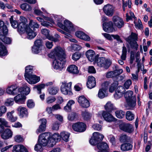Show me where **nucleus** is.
<instances>
[{
    "label": "nucleus",
    "instance_id": "obj_46",
    "mask_svg": "<svg viewBox=\"0 0 152 152\" xmlns=\"http://www.w3.org/2000/svg\"><path fill=\"white\" fill-rule=\"evenodd\" d=\"M46 126L45 124H41L38 128L37 129L36 132L38 134L41 132L45 131L46 130Z\"/></svg>",
    "mask_w": 152,
    "mask_h": 152
},
{
    "label": "nucleus",
    "instance_id": "obj_5",
    "mask_svg": "<svg viewBox=\"0 0 152 152\" xmlns=\"http://www.w3.org/2000/svg\"><path fill=\"white\" fill-rule=\"evenodd\" d=\"M50 137V133L49 132L42 134L39 136L38 142L43 146H46L47 145L48 146L49 140Z\"/></svg>",
    "mask_w": 152,
    "mask_h": 152
},
{
    "label": "nucleus",
    "instance_id": "obj_37",
    "mask_svg": "<svg viewBox=\"0 0 152 152\" xmlns=\"http://www.w3.org/2000/svg\"><path fill=\"white\" fill-rule=\"evenodd\" d=\"M28 27L33 28L34 30H35V28H38L39 27V25L36 22L32 20H31L29 23V25L28 26Z\"/></svg>",
    "mask_w": 152,
    "mask_h": 152
},
{
    "label": "nucleus",
    "instance_id": "obj_56",
    "mask_svg": "<svg viewBox=\"0 0 152 152\" xmlns=\"http://www.w3.org/2000/svg\"><path fill=\"white\" fill-rule=\"evenodd\" d=\"M0 28L3 30L4 32H8L7 26L3 21L1 20H0Z\"/></svg>",
    "mask_w": 152,
    "mask_h": 152
},
{
    "label": "nucleus",
    "instance_id": "obj_21",
    "mask_svg": "<svg viewBox=\"0 0 152 152\" xmlns=\"http://www.w3.org/2000/svg\"><path fill=\"white\" fill-rule=\"evenodd\" d=\"M97 148L101 152H108L107 149L109 148L107 144L105 142H102L99 143L97 145Z\"/></svg>",
    "mask_w": 152,
    "mask_h": 152
},
{
    "label": "nucleus",
    "instance_id": "obj_8",
    "mask_svg": "<svg viewBox=\"0 0 152 152\" xmlns=\"http://www.w3.org/2000/svg\"><path fill=\"white\" fill-rule=\"evenodd\" d=\"M103 11L106 15L108 16H112L114 13V8L112 5L108 4L104 6Z\"/></svg>",
    "mask_w": 152,
    "mask_h": 152
},
{
    "label": "nucleus",
    "instance_id": "obj_50",
    "mask_svg": "<svg viewBox=\"0 0 152 152\" xmlns=\"http://www.w3.org/2000/svg\"><path fill=\"white\" fill-rule=\"evenodd\" d=\"M10 20L11 25L12 27L15 28L18 27V22L16 21L13 20L12 16H11Z\"/></svg>",
    "mask_w": 152,
    "mask_h": 152
},
{
    "label": "nucleus",
    "instance_id": "obj_12",
    "mask_svg": "<svg viewBox=\"0 0 152 152\" xmlns=\"http://www.w3.org/2000/svg\"><path fill=\"white\" fill-rule=\"evenodd\" d=\"M25 78L27 81L31 84H35L39 82L40 80L39 77L33 74L28 76L27 78Z\"/></svg>",
    "mask_w": 152,
    "mask_h": 152
},
{
    "label": "nucleus",
    "instance_id": "obj_64",
    "mask_svg": "<svg viewBox=\"0 0 152 152\" xmlns=\"http://www.w3.org/2000/svg\"><path fill=\"white\" fill-rule=\"evenodd\" d=\"M132 82L131 80L129 79L127 80L124 84V86L125 88L127 89H128L130 86L132 84Z\"/></svg>",
    "mask_w": 152,
    "mask_h": 152
},
{
    "label": "nucleus",
    "instance_id": "obj_11",
    "mask_svg": "<svg viewBox=\"0 0 152 152\" xmlns=\"http://www.w3.org/2000/svg\"><path fill=\"white\" fill-rule=\"evenodd\" d=\"M23 94L24 93L20 91L17 94V95L14 97V100L16 103L19 104H22L24 103L26 97Z\"/></svg>",
    "mask_w": 152,
    "mask_h": 152
},
{
    "label": "nucleus",
    "instance_id": "obj_23",
    "mask_svg": "<svg viewBox=\"0 0 152 152\" xmlns=\"http://www.w3.org/2000/svg\"><path fill=\"white\" fill-rule=\"evenodd\" d=\"M17 110L19 113V115L21 117H27L28 112L27 109L25 107L20 106L17 109Z\"/></svg>",
    "mask_w": 152,
    "mask_h": 152
},
{
    "label": "nucleus",
    "instance_id": "obj_52",
    "mask_svg": "<svg viewBox=\"0 0 152 152\" xmlns=\"http://www.w3.org/2000/svg\"><path fill=\"white\" fill-rule=\"evenodd\" d=\"M20 88H22L21 92L23 93L26 95H27L30 92V89L29 87L27 86H25L23 87Z\"/></svg>",
    "mask_w": 152,
    "mask_h": 152
},
{
    "label": "nucleus",
    "instance_id": "obj_22",
    "mask_svg": "<svg viewBox=\"0 0 152 152\" xmlns=\"http://www.w3.org/2000/svg\"><path fill=\"white\" fill-rule=\"evenodd\" d=\"M13 152H28L26 148L23 145H16L13 147Z\"/></svg>",
    "mask_w": 152,
    "mask_h": 152
},
{
    "label": "nucleus",
    "instance_id": "obj_47",
    "mask_svg": "<svg viewBox=\"0 0 152 152\" xmlns=\"http://www.w3.org/2000/svg\"><path fill=\"white\" fill-rule=\"evenodd\" d=\"M127 42L129 43L132 48L135 49L136 50H137L138 45L136 41H131V40H129Z\"/></svg>",
    "mask_w": 152,
    "mask_h": 152
},
{
    "label": "nucleus",
    "instance_id": "obj_49",
    "mask_svg": "<svg viewBox=\"0 0 152 152\" xmlns=\"http://www.w3.org/2000/svg\"><path fill=\"white\" fill-rule=\"evenodd\" d=\"M127 54V49L124 45L122 47V53L121 56V58L123 60H126Z\"/></svg>",
    "mask_w": 152,
    "mask_h": 152
},
{
    "label": "nucleus",
    "instance_id": "obj_13",
    "mask_svg": "<svg viewBox=\"0 0 152 152\" xmlns=\"http://www.w3.org/2000/svg\"><path fill=\"white\" fill-rule=\"evenodd\" d=\"M103 30L107 32H111L114 30L113 26V23L111 21L107 23H104L103 24Z\"/></svg>",
    "mask_w": 152,
    "mask_h": 152
},
{
    "label": "nucleus",
    "instance_id": "obj_31",
    "mask_svg": "<svg viewBox=\"0 0 152 152\" xmlns=\"http://www.w3.org/2000/svg\"><path fill=\"white\" fill-rule=\"evenodd\" d=\"M33 68V66H28L26 67L24 74L25 78H27L28 76L32 74Z\"/></svg>",
    "mask_w": 152,
    "mask_h": 152
},
{
    "label": "nucleus",
    "instance_id": "obj_44",
    "mask_svg": "<svg viewBox=\"0 0 152 152\" xmlns=\"http://www.w3.org/2000/svg\"><path fill=\"white\" fill-rule=\"evenodd\" d=\"M58 89L54 87H52L49 88L48 89V91L49 94L52 95H55L58 92Z\"/></svg>",
    "mask_w": 152,
    "mask_h": 152
},
{
    "label": "nucleus",
    "instance_id": "obj_35",
    "mask_svg": "<svg viewBox=\"0 0 152 152\" xmlns=\"http://www.w3.org/2000/svg\"><path fill=\"white\" fill-rule=\"evenodd\" d=\"M70 134L67 132L64 131L61 133V137L62 139L66 142L68 141Z\"/></svg>",
    "mask_w": 152,
    "mask_h": 152
},
{
    "label": "nucleus",
    "instance_id": "obj_25",
    "mask_svg": "<svg viewBox=\"0 0 152 152\" xmlns=\"http://www.w3.org/2000/svg\"><path fill=\"white\" fill-rule=\"evenodd\" d=\"M26 31L27 34V37L29 39L34 38L37 35V33L32 30L29 27H27Z\"/></svg>",
    "mask_w": 152,
    "mask_h": 152
},
{
    "label": "nucleus",
    "instance_id": "obj_54",
    "mask_svg": "<svg viewBox=\"0 0 152 152\" xmlns=\"http://www.w3.org/2000/svg\"><path fill=\"white\" fill-rule=\"evenodd\" d=\"M35 105V103L32 99H29L27 102V105L29 108H32L34 107Z\"/></svg>",
    "mask_w": 152,
    "mask_h": 152
},
{
    "label": "nucleus",
    "instance_id": "obj_28",
    "mask_svg": "<svg viewBox=\"0 0 152 152\" xmlns=\"http://www.w3.org/2000/svg\"><path fill=\"white\" fill-rule=\"evenodd\" d=\"M67 70L70 73L73 74H77L79 72L77 66L75 65H70L67 68Z\"/></svg>",
    "mask_w": 152,
    "mask_h": 152
},
{
    "label": "nucleus",
    "instance_id": "obj_41",
    "mask_svg": "<svg viewBox=\"0 0 152 152\" xmlns=\"http://www.w3.org/2000/svg\"><path fill=\"white\" fill-rule=\"evenodd\" d=\"M133 92L131 91H127L124 95V97L126 100L131 99L132 97H135L132 96Z\"/></svg>",
    "mask_w": 152,
    "mask_h": 152
},
{
    "label": "nucleus",
    "instance_id": "obj_4",
    "mask_svg": "<svg viewBox=\"0 0 152 152\" xmlns=\"http://www.w3.org/2000/svg\"><path fill=\"white\" fill-rule=\"evenodd\" d=\"M102 115L104 120L109 123L119 122L120 124H123L122 120H118L115 118L110 113L105 111H103Z\"/></svg>",
    "mask_w": 152,
    "mask_h": 152
},
{
    "label": "nucleus",
    "instance_id": "obj_59",
    "mask_svg": "<svg viewBox=\"0 0 152 152\" xmlns=\"http://www.w3.org/2000/svg\"><path fill=\"white\" fill-rule=\"evenodd\" d=\"M82 115L84 119L86 120L89 119L91 117V114L86 111L82 112Z\"/></svg>",
    "mask_w": 152,
    "mask_h": 152
},
{
    "label": "nucleus",
    "instance_id": "obj_15",
    "mask_svg": "<svg viewBox=\"0 0 152 152\" xmlns=\"http://www.w3.org/2000/svg\"><path fill=\"white\" fill-rule=\"evenodd\" d=\"M72 127L74 131L81 132L86 130V124H73Z\"/></svg>",
    "mask_w": 152,
    "mask_h": 152
},
{
    "label": "nucleus",
    "instance_id": "obj_62",
    "mask_svg": "<svg viewBox=\"0 0 152 152\" xmlns=\"http://www.w3.org/2000/svg\"><path fill=\"white\" fill-rule=\"evenodd\" d=\"M110 83L108 82H105L103 83L102 85V88H101L104 91H106L109 87Z\"/></svg>",
    "mask_w": 152,
    "mask_h": 152
},
{
    "label": "nucleus",
    "instance_id": "obj_7",
    "mask_svg": "<svg viewBox=\"0 0 152 152\" xmlns=\"http://www.w3.org/2000/svg\"><path fill=\"white\" fill-rule=\"evenodd\" d=\"M61 134L56 133L54 134L51 137L49 138L48 142V146L53 147L56 144V142L61 140Z\"/></svg>",
    "mask_w": 152,
    "mask_h": 152
},
{
    "label": "nucleus",
    "instance_id": "obj_26",
    "mask_svg": "<svg viewBox=\"0 0 152 152\" xmlns=\"http://www.w3.org/2000/svg\"><path fill=\"white\" fill-rule=\"evenodd\" d=\"M42 34L45 35L47 38L48 39L55 42L58 41L57 39L54 38L52 36L49 35V32L48 30L46 29H42L41 30Z\"/></svg>",
    "mask_w": 152,
    "mask_h": 152
},
{
    "label": "nucleus",
    "instance_id": "obj_40",
    "mask_svg": "<svg viewBox=\"0 0 152 152\" xmlns=\"http://www.w3.org/2000/svg\"><path fill=\"white\" fill-rule=\"evenodd\" d=\"M130 137H128L125 134L121 135L119 138V140L121 142L130 141Z\"/></svg>",
    "mask_w": 152,
    "mask_h": 152
},
{
    "label": "nucleus",
    "instance_id": "obj_32",
    "mask_svg": "<svg viewBox=\"0 0 152 152\" xmlns=\"http://www.w3.org/2000/svg\"><path fill=\"white\" fill-rule=\"evenodd\" d=\"M105 109L106 110V111L110 113L113 110L115 109L113 105L110 102H108L106 103L104 106Z\"/></svg>",
    "mask_w": 152,
    "mask_h": 152
},
{
    "label": "nucleus",
    "instance_id": "obj_43",
    "mask_svg": "<svg viewBox=\"0 0 152 152\" xmlns=\"http://www.w3.org/2000/svg\"><path fill=\"white\" fill-rule=\"evenodd\" d=\"M126 119L129 121H132L134 119V115L130 111H127L126 114Z\"/></svg>",
    "mask_w": 152,
    "mask_h": 152
},
{
    "label": "nucleus",
    "instance_id": "obj_2",
    "mask_svg": "<svg viewBox=\"0 0 152 152\" xmlns=\"http://www.w3.org/2000/svg\"><path fill=\"white\" fill-rule=\"evenodd\" d=\"M97 65L100 67L107 69L111 64V61L109 59H106L104 57H99L95 61Z\"/></svg>",
    "mask_w": 152,
    "mask_h": 152
},
{
    "label": "nucleus",
    "instance_id": "obj_33",
    "mask_svg": "<svg viewBox=\"0 0 152 152\" xmlns=\"http://www.w3.org/2000/svg\"><path fill=\"white\" fill-rule=\"evenodd\" d=\"M13 113L14 111H12L11 112L8 113L7 114V118L12 122H15L17 119V117H15L13 116Z\"/></svg>",
    "mask_w": 152,
    "mask_h": 152
},
{
    "label": "nucleus",
    "instance_id": "obj_19",
    "mask_svg": "<svg viewBox=\"0 0 152 152\" xmlns=\"http://www.w3.org/2000/svg\"><path fill=\"white\" fill-rule=\"evenodd\" d=\"M127 102V107L128 109L132 110L136 104V98L135 97H132L130 99L126 100Z\"/></svg>",
    "mask_w": 152,
    "mask_h": 152
},
{
    "label": "nucleus",
    "instance_id": "obj_38",
    "mask_svg": "<svg viewBox=\"0 0 152 152\" xmlns=\"http://www.w3.org/2000/svg\"><path fill=\"white\" fill-rule=\"evenodd\" d=\"M93 136L97 140L98 142L102 141L104 137V135L100 133L94 132L93 133Z\"/></svg>",
    "mask_w": 152,
    "mask_h": 152
},
{
    "label": "nucleus",
    "instance_id": "obj_18",
    "mask_svg": "<svg viewBox=\"0 0 152 152\" xmlns=\"http://www.w3.org/2000/svg\"><path fill=\"white\" fill-rule=\"evenodd\" d=\"M119 126L121 129L129 133L132 132L134 130L129 124H120Z\"/></svg>",
    "mask_w": 152,
    "mask_h": 152
},
{
    "label": "nucleus",
    "instance_id": "obj_30",
    "mask_svg": "<svg viewBox=\"0 0 152 152\" xmlns=\"http://www.w3.org/2000/svg\"><path fill=\"white\" fill-rule=\"evenodd\" d=\"M132 145L129 143H125L122 144L121 146V149L123 151H127L132 149Z\"/></svg>",
    "mask_w": 152,
    "mask_h": 152
},
{
    "label": "nucleus",
    "instance_id": "obj_34",
    "mask_svg": "<svg viewBox=\"0 0 152 152\" xmlns=\"http://www.w3.org/2000/svg\"><path fill=\"white\" fill-rule=\"evenodd\" d=\"M7 51L6 47L0 42V56H3L7 55Z\"/></svg>",
    "mask_w": 152,
    "mask_h": 152
},
{
    "label": "nucleus",
    "instance_id": "obj_9",
    "mask_svg": "<svg viewBox=\"0 0 152 152\" xmlns=\"http://www.w3.org/2000/svg\"><path fill=\"white\" fill-rule=\"evenodd\" d=\"M77 101L80 105L83 107L87 108L90 106L89 101L83 96H79Z\"/></svg>",
    "mask_w": 152,
    "mask_h": 152
},
{
    "label": "nucleus",
    "instance_id": "obj_61",
    "mask_svg": "<svg viewBox=\"0 0 152 152\" xmlns=\"http://www.w3.org/2000/svg\"><path fill=\"white\" fill-rule=\"evenodd\" d=\"M106 77L107 78H112L116 77L114 71H110L107 72L106 75Z\"/></svg>",
    "mask_w": 152,
    "mask_h": 152
},
{
    "label": "nucleus",
    "instance_id": "obj_53",
    "mask_svg": "<svg viewBox=\"0 0 152 152\" xmlns=\"http://www.w3.org/2000/svg\"><path fill=\"white\" fill-rule=\"evenodd\" d=\"M56 100V99L55 97L49 96L46 98V101L47 104H50L54 102Z\"/></svg>",
    "mask_w": 152,
    "mask_h": 152
},
{
    "label": "nucleus",
    "instance_id": "obj_16",
    "mask_svg": "<svg viewBox=\"0 0 152 152\" xmlns=\"http://www.w3.org/2000/svg\"><path fill=\"white\" fill-rule=\"evenodd\" d=\"M86 57L89 61L91 62L96 61V58L95 57V54L94 50H89L86 53Z\"/></svg>",
    "mask_w": 152,
    "mask_h": 152
},
{
    "label": "nucleus",
    "instance_id": "obj_17",
    "mask_svg": "<svg viewBox=\"0 0 152 152\" xmlns=\"http://www.w3.org/2000/svg\"><path fill=\"white\" fill-rule=\"evenodd\" d=\"M96 85V82L94 77L92 76H88L87 83V86L88 88L91 89L95 87Z\"/></svg>",
    "mask_w": 152,
    "mask_h": 152
},
{
    "label": "nucleus",
    "instance_id": "obj_36",
    "mask_svg": "<svg viewBox=\"0 0 152 152\" xmlns=\"http://www.w3.org/2000/svg\"><path fill=\"white\" fill-rule=\"evenodd\" d=\"M75 102L73 100H69L67 103L66 105L64 107V110L67 112H70L71 110V106L74 104Z\"/></svg>",
    "mask_w": 152,
    "mask_h": 152
},
{
    "label": "nucleus",
    "instance_id": "obj_51",
    "mask_svg": "<svg viewBox=\"0 0 152 152\" xmlns=\"http://www.w3.org/2000/svg\"><path fill=\"white\" fill-rule=\"evenodd\" d=\"M34 46L41 48L42 46V41L41 39L36 40L34 43Z\"/></svg>",
    "mask_w": 152,
    "mask_h": 152
},
{
    "label": "nucleus",
    "instance_id": "obj_48",
    "mask_svg": "<svg viewBox=\"0 0 152 152\" xmlns=\"http://www.w3.org/2000/svg\"><path fill=\"white\" fill-rule=\"evenodd\" d=\"M118 85V82L117 81H115L112 84L109 88V91L111 93L113 92Z\"/></svg>",
    "mask_w": 152,
    "mask_h": 152
},
{
    "label": "nucleus",
    "instance_id": "obj_39",
    "mask_svg": "<svg viewBox=\"0 0 152 152\" xmlns=\"http://www.w3.org/2000/svg\"><path fill=\"white\" fill-rule=\"evenodd\" d=\"M20 7L23 10L26 11H30L32 9V8L30 5L27 3H24L21 4Z\"/></svg>",
    "mask_w": 152,
    "mask_h": 152
},
{
    "label": "nucleus",
    "instance_id": "obj_20",
    "mask_svg": "<svg viewBox=\"0 0 152 152\" xmlns=\"http://www.w3.org/2000/svg\"><path fill=\"white\" fill-rule=\"evenodd\" d=\"M64 30L68 31L75 30L74 26L72 23L68 20H65L64 21Z\"/></svg>",
    "mask_w": 152,
    "mask_h": 152
},
{
    "label": "nucleus",
    "instance_id": "obj_55",
    "mask_svg": "<svg viewBox=\"0 0 152 152\" xmlns=\"http://www.w3.org/2000/svg\"><path fill=\"white\" fill-rule=\"evenodd\" d=\"M81 54L79 52H76L72 56V59L74 61L78 60L80 57Z\"/></svg>",
    "mask_w": 152,
    "mask_h": 152
},
{
    "label": "nucleus",
    "instance_id": "obj_24",
    "mask_svg": "<svg viewBox=\"0 0 152 152\" xmlns=\"http://www.w3.org/2000/svg\"><path fill=\"white\" fill-rule=\"evenodd\" d=\"M12 132L9 129L7 128L1 134V137L3 139L6 140L12 137Z\"/></svg>",
    "mask_w": 152,
    "mask_h": 152
},
{
    "label": "nucleus",
    "instance_id": "obj_1",
    "mask_svg": "<svg viewBox=\"0 0 152 152\" xmlns=\"http://www.w3.org/2000/svg\"><path fill=\"white\" fill-rule=\"evenodd\" d=\"M60 47L57 46L54 48L49 54V56L51 58H55L53 62V67L54 69L61 70L63 68L62 61L64 59V53L61 50Z\"/></svg>",
    "mask_w": 152,
    "mask_h": 152
},
{
    "label": "nucleus",
    "instance_id": "obj_29",
    "mask_svg": "<svg viewBox=\"0 0 152 152\" xmlns=\"http://www.w3.org/2000/svg\"><path fill=\"white\" fill-rule=\"evenodd\" d=\"M52 82H49L46 83L45 85L44 84H42L39 85L35 86L33 88L34 89L36 88L38 91V94H40L41 93V89L44 88L45 86H48L52 85Z\"/></svg>",
    "mask_w": 152,
    "mask_h": 152
},
{
    "label": "nucleus",
    "instance_id": "obj_10",
    "mask_svg": "<svg viewBox=\"0 0 152 152\" xmlns=\"http://www.w3.org/2000/svg\"><path fill=\"white\" fill-rule=\"evenodd\" d=\"M113 20L115 26L118 28H121L124 26L123 20L118 16H114L113 18Z\"/></svg>",
    "mask_w": 152,
    "mask_h": 152
},
{
    "label": "nucleus",
    "instance_id": "obj_27",
    "mask_svg": "<svg viewBox=\"0 0 152 152\" xmlns=\"http://www.w3.org/2000/svg\"><path fill=\"white\" fill-rule=\"evenodd\" d=\"M28 27L26 23H19L18 26V31L20 34H22L26 31L27 27Z\"/></svg>",
    "mask_w": 152,
    "mask_h": 152
},
{
    "label": "nucleus",
    "instance_id": "obj_60",
    "mask_svg": "<svg viewBox=\"0 0 152 152\" xmlns=\"http://www.w3.org/2000/svg\"><path fill=\"white\" fill-rule=\"evenodd\" d=\"M43 146L42 145H40V144L38 142V143L35 145L34 149L37 151H42L43 150Z\"/></svg>",
    "mask_w": 152,
    "mask_h": 152
},
{
    "label": "nucleus",
    "instance_id": "obj_45",
    "mask_svg": "<svg viewBox=\"0 0 152 152\" xmlns=\"http://www.w3.org/2000/svg\"><path fill=\"white\" fill-rule=\"evenodd\" d=\"M115 115L119 118H122L124 117L125 112L121 110H117L115 112Z\"/></svg>",
    "mask_w": 152,
    "mask_h": 152
},
{
    "label": "nucleus",
    "instance_id": "obj_14",
    "mask_svg": "<svg viewBox=\"0 0 152 152\" xmlns=\"http://www.w3.org/2000/svg\"><path fill=\"white\" fill-rule=\"evenodd\" d=\"M125 90L122 86H119L117 88L115 91V93L114 95V97L116 99H118L122 96L124 93Z\"/></svg>",
    "mask_w": 152,
    "mask_h": 152
},
{
    "label": "nucleus",
    "instance_id": "obj_63",
    "mask_svg": "<svg viewBox=\"0 0 152 152\" xmlns=\"http://www.w3.org/2000/svg\"><path fill=\"white\" fill-rule=\"evenodd\" d=\"M76 113L74 112H72L69 114L68 116V120L70 121H73L75 118Z\"/></svg>",
    "mask_w": 152,
    "mask_h": 152
},
{
    "label": "nucleus",
    "instance_id": "obj_3",
    "mask_svg": "<svg viewBox=\"0 0 152 152\" xmlns=\"http://www.w3.org/2000/svg\"><path fill=\"white\" fill-rule=\"evenodd\" d=\"M61 83L62 85L61 87V92L65 95H72L73 94L71 90L72 82L67 83L64 81L62 82Z\"/></svg>",
    "mask_w": 152,
    "mask_h": 152
},
{
    "label": "nucleus",
    "instance_id": "obj_6",
    "mask_svg": "<svg viewBox=\"0 0 152 152\" xmlns=\"http://www.w3.org/2000/svg\"><path fill=\"white\" fill-rule=\"evenodd\" d=\"M22 88H18L14 85L8 86L6 90V93L9 94L13 96L15 95L21 91Z\"/></svg>",
    "mask_w": 152,
    "mask_h": 152
},
{
    "label": "nucleus",
    "instance_id": "obj_58",
    "mask_svg": "<svg viewBox=\"0 0 152 152\" xmlns=\"http://www.w3.org/2000/svg\"><path fill=\"white\" fill-rule=\"evenodd\" d=\"M106 91H104L102 89H100L99 90L98 94V96L99 98L100 99H102L105 97V93H106Z\"/></svg>",
    "mask_w": 152,
    "mask_h": 152
},
{
    "label": "nucleus",
    "instance_id": "obj_57",
    "mask_svg": "<svg viewBox=\"0 0 152 152\" xmlns=\"http://www.w3.org/2000/svg\"><path fill=\"white\" fill-rule=\"evenodd\" d=\"M98 141L93 136L89 140L90 144L93 145H95L98 143Z\"/></svg>",
    "mask_w": 152,
    "mask_h": 152
},
{
    "label": "nucleus",
    "instance_id": "obj_42",
    "mask_svg": "<svg viewBox=\"0 0 152 152\" xmlns=\"http://www.w3.org/2000/svg\"><path fill=\"white\" fill-rule=\"evenodd\" d=\"M137 35L134 33L132 32L128 38L127 39V42L130 40L131 41H136L137 40Z\"/></svg>",
    "mask_w": 152,
    "mask_h": 152
}]
</instances>
